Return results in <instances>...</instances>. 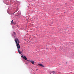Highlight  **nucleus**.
<instances>
[{
	"label": "nucleus",
	"mask_w": 74,
	"mask_h": 74,
	"mask_svg": "<svg viewBox=\"0 0 74 74\" xmlns=\"http://www.w3.org/2000/svg\"><path fill=\"white\" fill-rule=\"evenodd\" d=\"M23 58L24 59H25V60H27V61H28V60H27V58H26V57L25 56H24L23 57Z\"/></svg>",
	"instance_id": "nucleus-3"
},
{
	"label": "nucleus",
	"mask_w": 74,
	"mask_h": 74,
	"mask_svg": "<svg viewBox=\"0 0 74 74\" xmlns=\"http://www.w3.org/2000/svg\"><path fill=\"white\" fill-rule=\"evenodd\" d=\"M12 35L13 36H14L15 37H16V34L15 33V32H13V33Z\"/></svg>",
	"instance_id": "nucleus-2"
},
{
	"label": "nucleus",
	"mask_w": 74,
	"mask_h": 74,
	"mask_svg": "<svg viewBox=\"0 0 74 74\" xmlns=\"http://www.w3.org/2000/svg\"><path fill=\"white\" fill-rule=\"evenodd\" d=\"M31 63H32V64H34V61L32 60Z\"/></svg>",
	"instance_id": "nucleus-6"
},
{
	"label": "nucleus",
	"mask_w": 74,
	"mask_h": 74,
	"mask_svg": "<svg viewBox=\"0 0 74 74\" xmlns=\"http://www.w3.org/2000/svg\"><path fill=\"white\" fill-rule=\"evenodd\" d=\"M36 71H37V70H38V69H36Z\"/></svg>",
	"instance_id": "nucleus-10"
},
{
	"label": "nucleus",
	"mask_w": 74,
	"mask_h": 74,
	"mask_svg": "<svg viewBox=\"0 0 74 74\" xmlns=\"http://www.w3.org/2000/svg\"><path fill=\"white\" fill-rule=\"evenodd\" d=\"M51 73H53V74H55V72L53 71H51Z\"/></svg>",
	"instance_id": "nucleus-5"
},
{
	"label": "nucleus",
	"mask_w": 74,
	"mask_h": 74,
	"mask_svg": "<svg viewBox=\"0 0 74 74\" xmlns=\"http://www.w3.org/2000/svg\"><path fill=\"white\" fill-rule=\"evenodd\" d=\"M21 58H23V56H21Z\"/></svg>",
	"instance_id": "nucleus-9"
},
{
	"label": "nucleus",
	"mask_w": 74,
	"mask_h": 74,
	"mask_svg": "<svg viewBox=\"0 0 74 74\" xmlns=\"http://www.w3.org/2000/svg\"><path fill=\"white\" fill-rule=\"evenodd\" d=\"M38 65H39L40 66H41V67H44V65H42V64H38Z\"/></svg>",
	"instance_id": "nucleus-4"
},
{
	"label": "nucleus",
	"mask_w": 74,
	"mask_h": 74,
	"mask_svg": "<svg viewBox=\"0 0 74 74\" xmlns=\"http://www.w3.org/2000/svg\"><path fill=\"white\" fill-rule=\"evenodd\" d=\"M13 22H14V21H13V20H12L11 22V23H13Z\"/></svg>",
	"instance_id": "nucleus-7"
},
{
	"label": "nucleus",
	"mask_w": 74,
	"mask_h": 74,
	"mask_svg": "<svg viewBox=\"0 0 74 74\" xmlns=\"http://www.w3.org/2000/svg\"><path fill=\"white\" fill-rule=\"evenodd\" d=\"M15 41L16 42V46L18 49V52L20 54H21V53H22V51L20 52L19 50V49H20V45H19V41L18 39H15Z\"/></svg>",
	"instance_id": "nucleus-1"
},
{
	"label": "nucleus",
	"mask_w": 74,
	"mask_h": 74,
	"mask_svg": "<svg viewBox=\"0 0 74 74\" xmlns=\"http://www.w3.org/2000/svg\"><path fill=\"white\" fill-rule=\"evenodd\" d=\"M28 62H32V61H30V60H29L28 61Z\"/></svg>",
	"instance_id": "nucleus-8"
}]
</instances>
